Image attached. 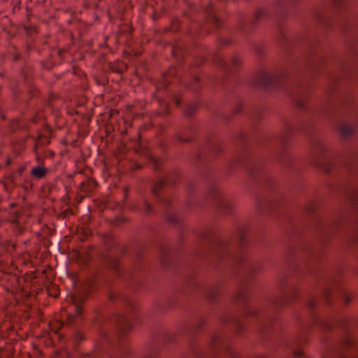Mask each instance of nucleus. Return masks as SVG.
I'll use <instances>...</instances> for the list:
<instances>
[{
    "label": "nucleus",
    "instance_id": "f257e3e1",
    "mask_svg": "<svg viewBox=\"0 0 358 358\" xmlns=\"http://www.w3.org/2000/svg\"><path fill=\"white\" fill-rule=\"evenodd\" d=\"M334 56L326 55L321 56L315 53V50H310L303 57V62L296 63V64H313L315 66L320 65H334L335 64L331 63V60H334ZM287 64H295L294 63L287 62Z\"/></svg>",
    "mask_w": 358,
    "mask_h": 358
},
{
    "label": "nucleus",
    "instance_id": "f03ea898",
    "mask_svg": "<svg viewBox=\"0 0 358 358\" xmlns=\"http://www.w3.org/2000/svg\"><path fill=\"white\" fill-rule=\"evenodd\" d=\"M69 300L71 303L67 307V319L69 322H71L76 315L81 314L83 301L73 296H71Z\"/></svg>",
    "mask_w": 358,
    "mask_h": 358
},
{
    "label": "nucleus",
    "instance_id": "7ed1b4c3",
    "mask_svg": "<svg viewBox=\"0 0 358 358\" xmlns=\"http://www.w3.org/2000/svg\"><path fill=\"white\" fill-rule=\"evenodd\" d=\"M45 173H46L45 169L41 167V166L35 167L31 171V174L37 178H41L44 177Z\"/></svg>",
    "mask_w": 358,
    "mask_h": 358
},
{
    "label": "nucleus",
    "instance_id": "20e7f679",
    "mask_svg": "<svg viewBox=\"0 0 358 358\" xmlns=\"http://www.w3.org/2000/svg\"><path fill=\"white\" fill-rule=\"evenodd\" d=\"M208 22L212 24L216 29H220L222 24V22L216 15H209Z\"/></svg>",
    "mask_w": 358,
    "mask_h": 358
},
{
    "label": "nucleus",
    "instance_id": "39448f33",
    "mask_svg": "<svg viewBox=\"0 0 358 358\" xmlns=\"http://www.w3.org/2000/svg\"><path fill=\"white\" fill-rule=\"evenodd\" d=\"M266 13L264 10L259 9V10H257V12L255 14V17L252 21V24H257L260 20L266 18Z\"/></svg>",
    "mask_w": 358,
    "mask_h": 358
},
{
    "label": "nucleus",
    "instance_id": "423d86ee",
    "mask_svg": "<svg viewBox=\"0 0 358 358\" xmlns=\"http://www.w3.org/2000/svg\"><path fill=\"white\" fill-rule=\"evenodd\" d=\"M231 64L235 67H238L243 64V58L238 55H234L231 59Z\"/></svg>",
    "mask_w": 358,
    "mask_h": 358
},
{
    "label": "nucleus",
    "instance_id": "0eeeda50",
    "mask_svg": "<svg viewBox=\"0 0 358 358\" xmlns=\"http://www.w3.org/2000/svg\"><path fill=\"white\" fill-rule=\"evenodd\" d=\"M172 55L173 57H179L183 55V50L182 48L178 45L176 44L171 47Z\"/></svg>",
    "mask_w": 358,
    "mask_h": 358
},
{
    "label": "nucleus",
    "instance_id": "6e6552de",
    "mask_svg": "<svg viewBox=\"0 0 358 358\" xmlns=\"http://www.w3.org/2000/svg\"><path fill=\"white\" fill-rule=\"evenodd\" d=\"M20 0H13L12 4H13V12H15L17 10H20Z\"/></svg>",
    "mask_w": 358,
    "mask_h": 358
},
{
    "label": "nucleus",
    "instance_id": "1a4fd4ad",
    "mask_svg": "<svg viewBox=\"0 0 358 358\" xmlns=\"http://www.w3.org/2000/svg\"><path fill=\"white\" fill-rule=\"evenodd\" d=\"M332 4L335 8L339 9L343 5V0H332Z\"/></svg>",
    "mask_w": 358,
    "mask_h": 358
},
{
    "label": "nucleus",
    "instance_id": "9d476101",
    "mask_svg": "<svg viewBox=\"0 0 358 358\" xmlns=\"http://www.w3.org/2000/svg\"><path fill=\"white\" fill-rule=\"evenodd\" d=\"M23 29L27 31V33L31 32L32 30H36L35 27H32L31 25H23Z\"/></svg>",
    "mask_w": 358,
    "mask_h": 358
},
{
    "label": "nucleus",
    "instance_id": "9b49d317",
    "mask_svg": "<svg viewBox=\"0 0 358 358\" xmlns=\"http://www.w3.org/2000/svg\"><path fill=\"white\" fill-rule=\"evenodd\" d=\"M33 48H34V46H33L32 43H27L26 44V50H25V51H26V52L27 54H29L32 50Z\"/></svg>",
    "mask_w": 358,
    "mask_h": 358
},
{
    "label": "nucleus",
    "instance_id": "f8f14e48",
    "mask_svg": "<svg viewBox=\"0 0 358 358\" xmlns=\"http://www.w3.org/2000/svg\"><path fill=\"white\" fill-rule=\"evenodd\" d=\"M232 41L230 39H221L220 44L222 45H228L231 44Z\"/></svg>",
    "mask_w": 358,
    "mask_h": 358
},
{
    "label": "nucleus",
    "instance_id": "ddd939ff",
    "mask_svg": "<svg viewBox=\"0 0 358 358\" xmlns=\"http://www.w3.org/2000/svg\"><path fill=\"white\" fill-rule=\"evenodd\" d=\"M27 20H29L30 17L32 15V10L29 8H26Z\"/></svg>",
    "mask_w": 358,
    "mask_h": 358
},
{
    "label": "nucleus",
    "instance_id": "4468645a",
    "mask_svg": "<svg viewBox=\"0 0 358 358\" xmlns=\"http://www.w3.org/2000/svg\"><path fill=\"white\" fill-rule=\"evenodd\" d=\"M20 59V54L16 53V54L14 55V56H13V60L14 61H17Z\"/></svg>",
    "mask_w": 358,
    "mask_h": 358
},
{
    "label": "nucleus",
    "instance_id": "2eb2a0df",
    "mask_svg": "<svg viewBox=\"0 0 358 358\" xmlns=\"http://www.w3.org/2000/svg\"><path fill=\"white\" fill-rule=\"evenodd\" d=\"M341 132L343 135H347L348 134V132L345 131V127L341 128Z\"/></svg>",
    "mask_w": 358,
    "mask_h": 358
},
{
    "label": "nucleus",
    "instance_id": "dca6fc26",
    "mask_svg": "<svg viewBox=\"0 0 358 358\" xmlns=\"http://www.w3.org/2000/svg\"><path fill=\"white\" fill-rule=\"evenodd\" d=\"M213 5L211 3H209V5L208 6V7L206 8V10L208 12H210L211 8H212Z\"/></svg>",
    "mask_w": 358,
    "mask_h": 358
},
{
    "label": "nucleus",
    "instance_id": "f3484780",
    "mask_svg": "<svg viewBox=\"0 0 358 358\" xmlns=\"http://www.w3.org/2000/svg\"><path fill=\"white\" fill-rule=\"evenodd\" d=\"M239 26H240V28L243 30V31H245L243 27V24H242V22L240 21L239 22Z\"/></svg>",
    "mask_w": 358,
    "mask_h": 358
},
{
    "label": "nucleus",
    "instance_id": "a211bd4d",
    "mask_svg": "<svg viewBox=\"0 0 358 358\" xmlns=\"http://www.w3.org/2000/svg\"><path fill=\"white\" fill-rule=\"evenodd\" d=\"M219 64L221 66L225 65V63L224 62V61L222 59H220V63Z\"/></svg>",
    "mask_w": 358,
    "mask_h": 358
},
{
    "label": "nucleus",
    "instance_id": "6ab92c4d",
    "mask_svg": "<svg viewBox=\"0 0 358 358\" xmlns=\"http://www.w3.org/2000/svg\"><path fill=\"white\" fill-rule=\"evenodd\" d=\"M126 29H127L129 32H131V31H132V28H131V27H126Z\"/></svg>",
    "mask_w": 358,
    "mask_h": 358
},
{
    "label": "nucleus",
    "instance_id": "aec40b11",
    "mask_svg": "<svg viewBox=\"0 0 358 358\" xmlns=\"http://www.w3.org/2000/svg\"><path fill=\"white\" fill-rule=\"evenodd\" d=\"M345 24L343 25V32H345Z\"/></svg>",
    "mask_w": 358,
    "mask_h": 358
},
{
    "label": "nucleus",
    "instance_id": "412c9836",
    "mask_svg": "<svg viewBox=\"0 0 358 358\" xmlns=\"http://www.w3.org/2000/svg\"><path fill=\"white\" fill-rule=\"evenodd\" d=\"M62 50H59V56H61V55H62Z\"/></svg>",
    "mask_w": 358,
    "mask_h": 358
}]
</instances>
